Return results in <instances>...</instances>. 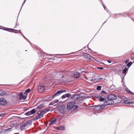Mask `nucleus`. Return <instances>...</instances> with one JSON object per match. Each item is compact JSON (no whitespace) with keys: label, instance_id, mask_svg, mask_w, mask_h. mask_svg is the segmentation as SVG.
<instances>
[{"label":"nucleus","instance_id":"58836bf2","mask_svg":"<svg viewBox=\"0 0 134 134\" xmlns=\"http://www.w3.org/2000/svg\"><path fill=\"white\" fill-rule=\"evenodd\" d=\"M101 93L103 94H106L107 93L105 91H104L102 90L101 91Z\"/></svg>","mask_w":134,"mask_h":134},{"label":"nucleus","instance_id":"2f4dec72","mask_svg":"<svg viewBox=\"0 0 134 134\" xmlns=\"http://www.w3.org/2000/svg\"><path fill=\"white\" fill-rule=\"evenodd\" d=\"M76 95H77V97H78V99L83 97V96L81 94H79Z\"/></svg>","mask_w":134,"mask_h":134},{"label":"nucleus","instance_id":"6e6d98bb","mask_svg":"<svg viewBox=\"0 0 134 134\" xmlns=\"http://www.w3.org/2000/svg\"><path fill=\"white\" fill-rule=\"evenodd\" d=\"M55 96H57L55 94H54L52 96V98H54Z\"/></svg>","mask_w":134,"mask_h":134},{"label":"nucleus","instance_id":"a878e982","mask_svg":"<svg viewBox=\"0 0 134 134\" xmlns=\"http://www.w3.org/2000/svg\"><path fill=\"white\" fill-rule=\"evenodd\" d=\"M133 64V63L131 62H128L126 64V66L127 67L129 68L130 67L132 64Z\"/></svg>","mask_w":134,"mask_h":134},{"label":"nucleus","instance_id":"de8ad7c7","mask_svg":"<svg viewBox=\"0 0 134 134\" xmlns=\"http://www.w3.org/2000/svg\"><path fill=\"white\" fill-rule=\"evenodd\" d=\"M129 59H127L125 61V63L126 64L129 61Z\"/></svg>","mask_w":134,"mask_h":134},{"label":"nucleus","instance_id":"9d476101","mask_svg":"<svg viewBox=\"0 0 134 134\" xmlns=\"http://www.w3.org/2000/svg\"><path fill=\"white\" fill-rule=\"evenodd\" d=\"M37 114L38 116H37V118H36V119H39L41 118H43L44 114L40 110L37 112Z\"/></svg>","mask_w":134,"mask_h":134},{"label":"nucleus","instance_id":"a18cd8bd","mask_svg":"<svg viewBox=\"0 0 134 134\" xmlns=\"http://www.w3.org/2000/svg\"><path fill=\"white\" fill-rule=\"evenodd\" d=\"M26 0H24V3H23V4H22V6H21V9L20 10V11H21V8H22V7L23 6V5L24 4H25V2H26Z\"/></svg>","mask_w":134,"mask_h":134},{"label":"nucleus","instance_id":"6ab92c4d","mask_svg":"<svg viewBox=\"0 0 134 134\" xmlns=\"http://www.w3.org/2000/svg\"><path fill=\"white\" fill-rule=\"evenodd\" d=\"M32 122L30 121H29L25 122L24 124V125L26 126L28 125H30L32 124Z\"/></svg>","mask_w":134,"mask_h":134},{"label":"nucleus","instance_id":"680f3d73","mask_svg":"<svg viewBox=\"0 0 134 134\" xmlns=\"http://www.w3.org/2000/svg\"><path fill=\"white\" fill-rule=\"evenodd\" d=\"M108 62L109 63H111V61L110 60H107Z\"/></svg>","mask_w":134,"mask_h":134},{"label":"nucleus","instance_id":"37998d69","mask_svg":"<svg viewBox=\"0 0 134 134\" xmlns=\"http://www.w3.org/2000/svg\"><path fill=\"white\" fill-rule=\"evenodd\" d=\"M31 90L30 88H28L26 90V92H27V93L29 92Z\"/></svg>","mask_w":134,"mask_h":134},{"label":"nucleus","instance_id":"052dcab7","mask_svg":"<svg viewBox=\"0 0 134 134\" xmlns=\"http://www.w3.org/2000/svg\"><path fill=\"white\" fill-rule=\"evenodd\" d=\"M12 128H9V131H11L12 130Z\"/></svg>","mask_w":134,"mask_h":134},{"label":"nucleus","instance_id":"1a4fd4ad","mask_svg":"<svg viewBox=\"0 0 134 134\" xmlns=\"http://www.w3.org/2000/svg\"><path fill=\"white\" fill-rule=\"evenodd\" d=\"M75 103L73 102H71L69 103L67 105V108L68 109H72L73 106L75 105Z\"/></svg>","mask_w":134,"mask_h":134},{"label":"nucleus","instance_id":"3c124183","mask_svg":"<svg viewBox=\"0 0 134 134\" xmlns=\"http://www.w3.org/2000/svg\"><path fill=\"white\" fill-rule=\"evenodd\" d=\"M4 115V114L3 113H2V114H0V117H2Z\"/></svg>","mask_w":134,"mask_h":134},{"label":"nucleus","instance_id":"b1692460","mask_svg":"<svg viewBox=\"0 0 134 134\" xmlns=\"http://www.w3.org/2000/svg\"><path fill=\"white\" fill-rule=\"evenodd\" d=\"M115 15H119V16H120L121 15H124L125 16H126V14H124L123 13H117V14H115Z\"/></svg>","mask_w":134,"mask_h":134},{"label":"nucleus","instance_id":"412c9836","mask_svg":"<svg viewBox=\"0 0 134 134\" xmlns=\"http://www.w3.org/2000/svg\"><path fill=\"white\" fill-rule=\"evenodd\" d=\"M77 98L78 97H77V95H76L72 96L71 97V99L72 100H76L78 99Z\"/></svg>","mask_w":134,"mask_h":134},{"label":"nucleus","instance_id":"cd10ccee","mask_svg":"<svg viewBox=\"0 0 134 134\" xmlns=\"http://www.w3.org/2000/svg\"><path fill=\"white\" fill-rule=\"evenodd\" d=\"M57 120V119L56 118H53L52 120L51 121H50L51 122V123L52 124L54 123Z\"/></svg>","mask_w":134,"mask_h":134},{"label":"nucleus","instance_id":"4468645a","mask_svg":"<svg viewBox=\"0 0 134 134\" xmlns=\"http://www.w3.org/2000/svg\"><path fill=\"white\" fill-rule=\"evenodd\" d=\"M66 91V90H61L57 91V92L55 93V94L57 96H58L61 93H63V92H65Z\"/></svg>","mask_w":134,"mask_h":134},{"label":"nucleus","instance_id":"f8f14e48","mask_svg":"<svg viewBox=\"0 0 134 134\" xmlns=\"http://www.w3.org/2000/svg\"><path fill=\"white\" fill-rule=\"evenodd\" d=\"M38 89L40 92H42L45 90V88L44 86L42 85H40L38 86Z\"/></svg>","mask_w":134,"mask_h":134},{"label":"nucleus","instance_id":"e2e57ef3","mask_svg":"<svg viewBox=\"0 0 134 134\" xmlns=\"http://www.w3.org/2000/svg\"><path fill=\"white\" fill-rule=\"evenodd\" d=\"M37 118V116L35 117L34 119V120H37V119H36V118Z\"/></svg>","mask_w":134,"mask_h":134},{"label":"nucleus","instance_id":"338daca9","mask_svg":"<svg viewBox=\"0 0 134 134\" xmlns=\"http://www.w3.org/2000/svg\"><path fill=\"white\" fill-rule=\"evenodd\" d=\"M56 105H57V104H55V105H54V107H55V106H56Z\"/></svg>","mask_w":134,"mask_h":134},{"label":"nucleus","instance_id":"09e8293b","mask_svg":"<svg viewBox=\"0 0 134 134\" xmlns=\"http://www.w3.org/2000/svg\"><path fill=\"white\" fill-rule=\"evenodd\" d=\"M97 68L100 70H103V68L102 67H98Z\"/></svg>","mask_w":134,"mask_h":134},{"label":"nucleus","instance_id":"4c0bfd02","mask_svg":"<svg viewBox=\"0 0 134 134\" xmlns=\"http://www.w3.org/2000/svg\"><path fill=\"white\" fill-rule=\"evenodd\" d=\"M2 30H6L7 31H8V28L3 27V29H2Z\"/></svg>","mask_w":134,"mask_h":134},{"label":"nucleus","instance_id":"4d7b16f0","mask_svg":"<svg viewBox=\"0 0 134 134\" xmlns=\"http://www.w3.org/2000/svg\"><path fill=\"white\" fill-rule=\"evenodd\" d=\"M80 72H81L80 74H82V73L83 72H85V73H86V71H81Z\"/></svg>","mask_w":134,"mask_h":134},{"label":"nucleus","instance_id":"bf43d9fd","mask_svg":"<svg viewBox=\"0 0 134 134\" xmlns=\"http://www.w3.org/2000/svg\"><path fill=\"white\" fill-rule=\"evenodd\" d=\"M27 93L26 92V91H25V92L24 93V94H26V96L27 97Z\"/></svg>","mask_w":134,"mask_h":134},{"label":"nucleus","instance_id":"20e7f679","mask_svg":"<svg viewBox=\"0 0 134 134\" xmlns=\"http://www.w3.org/2000/svg\"><path fill=\"white\" fill-rule=\"evenodd\" d=\"M59 110L60 113L63 114L66 111V108L64 105H60L59 108Z\"/></svg>","mask_w":134,"mask_h":134},{"label":"nucleus","instance_id":"49530a36","mask_svg":"<svg viewBox=\"0 0 134 134\" xmlns=\"http://www.w3.org/2000/svg\"><path fill=\"white\" fill-rule=\"evenodd\" d=\"M20 33L21 34V35L23 36V37L26 39V40H27V39L26 38L25 36H24L21 33V32H20Z\"/></svg>","mask_w":134,"mask_h":134},{"label":"nucleus","instance_id":"dca6fc26","mask_svg":"<svg viewBox=\"0 0 134 134\" xmlns=\"http://www.w3.org/2000/svg\"><path fill=\"white\" fill-rule=\"evenodd\" d=\"M64 126H61L59 127H55V129L56 130L59 131L63 130L64 129Z\"/></svg>","mask_w":134,"mask_h":134},{"label":"nucleus","instance_id":"6e6552de","mask_svg":"<svg viewBox=\"0 0 134 134\" xmlns=\"http://www.w3.org/2000/svg\"><path fill=\"white\" fill-rule=\"evenodd\" d=\"M107 98H108L112 101H113V100L116 99L117 97L115 94H110L107 96Z\"/></svg>","mask_w":134,"mask_h":134},{"label":"nucleus","instance_id":"7ed1b4c3","mask_svg":"<svg viewBox=\"0 0 134 134\" xmlns=\"http://www.w3.org/2000/svg\"><path fill=\"white\" fill-rule=\"evenodd\" d=\"M107 100H105L104 102V105H105V107L107 105H112L114 104V102L113 101H112L108 98H107Z\"/></svg>","mask_w":134,"mask_h":134},{"label":"nucleus","instance_id":"c756f323","mask_svg":"<svg viewBox=\"0 0 134 134\" xmlns=\"http://www.w3.org/2000/svg\"><path fill=\"white\" fill-rule=\"evenodd\" d=\"M26 126L24 125V124H23L22 126H21L20 127V129L23 130H24L25 129V127Z\"/></svg>","mask_w":134,"mask_h":134},{"label":"nucleus","instance_id":"423d86ee","mask_svg":"<svg viewBox=\"0 0 134 134\" xmlns=\"http://www.w3.org/2000/svg\"><path fill=\"white\" fill-rule=\"evenodd\" d=\"M36 112V110L35 109H33L31 111H28L24 114L25 115L28 116L34 114Z\"/></svg>","mask_w":134,"mask_h":134},{"label":"nucleus","instance_id":"393cba45","mask_svg":"<svg viewBox=\"0 0 134 134\" xmlns=\"http://www.w3.org/2000/svg\"><path fill=\"white\" fill-rule=\"evenodd\" d=\"M18 30H17L14 29L9 28V32H15L14 31H18Z\"/></svg>","mask_w":134,"mask_h":134},{"label":"nucleus","instance_id":"7c9ffc66","mask_svg":"<svg viewBox=\"0 0 134 134\" xmlns=\"http://www.w3.org/2000/svg\"><path fill=\"white\" fill-rule=\"evenodd\" d=\"M105 100V98H104L102 97H101L100 98L99 101L100 102H103Z\"/></svg>","mask_w":134,"mask_h":134},{"label":"nucleus","instance_id":"69168bd1","mask_svg":"<svg viewBox=\"0 0 134 134\" xmlns=\"http://www.w3.org/2000/svg\"><path fill=\"white\" fill-rule=\"evenodd\" d=\"M27 40L28 42L30 43V44H31V43H30V42L29 41V40H28L27 39V40Z\"/></svg>","mask_w":134,"mask_h":134},{"label":"nucleus","instance_id":"aec40b11","mask_svg":"<svg viewBox=\"0 0 134 134\" xmlns=\"http://www.w3.org/2000/svg\"><path fill=\"white\" fill-rule=\"evenodd\" d=\"M125 90L126 91H127V92L130 94H131L133 95L134 94V93L131 92V91H130V90H129V89L127 88H125Z\"/></svg>","mask_w":134,"mask_h":134},{"label":"nucleus","instance_id":"79ce46f5","mask_svg":"<svg viewBox=\"0 0 134 134\" xmlns=\"http://www.w3.org/2000/svg\"><path fill=\"white\" fill-rule=\"evenodd\" d=\"M12 114H9V120H10L11 119H12V118H11V117H12Z\"/></svg>","mask_w":134,"mask_h":134},{"label":"nucleus","instance_id":"ddd939ff","mask_svg":"<svg viewBox=\"0 0 134 134\" xmlns=\"http://www.w3.org/2000/svg\"><path fill=\"white\" fill-rule=\"evenodd\" d=\"M19 99L20 100H21L22 99H25L26 98V96H24L23 94V93H21L19 94Z\"/></svg>","mask_w":134,"mask_h":134},{"label":"nucleus","instance_id":"f03ea898","mask_svg":"<svg viewBox=\"0 0 134 134\" xmlns=\"http://www.w3.org/2000/svg\"><path fill=\"white\" fill-rule=\"evenodd\" d=\"M82 56L85 59H89L93 60L94 62L97 61V60L93 57L88 53H84L82 55Z\"/></svg>","mask_w":134,"mask_h":134},{"label":"nucleus","instance_id":"5fc2aeb1","mask_svg":"<svg viewBox=\"0 0 134 134\" xmlns=\"http://www.w3.org/2000/svg\"><path fill=\"white\" fill-rule=\"evenodd\" d=\"M44 55L43 54H41V56L42 58H44Z\"/></svg>","mask_w":134,"mask_h":134},{"label":"nucleus","instance_id":"473e14b6","mask_svg":"<svg viewBox=\"0 0 134 134\" xmlns=\"http://www.w3.org/2000/svg\"><path fill=\"white\" fill-rule=\"evenodd\" d=\"M102 86H97L96 89L98 91H100L101 90Z\"/></svg>","mask_w":134,"mask_h":134},{"label":"nucleus","instance_id":"9b49d317","mask_svg":"<svg viewBox=\"0 0 134 134\" xmlns=\"http://www.w3.org/2000/svg\"><path fill=\"white\" fill-rule=\"evenodd\" d=\"M7 103V102L4 99L1 98L0 99V104L2 105H5Z\"/></svg>","mask_w":134,"mask_h":134},{"label":"nucleus","instance_id":"0e129e2a","mask_svg":"<svg viewBox=\"0 0 134 134\" xmlns=\"http://www.w3.org/2000/svg\"><path fill=\"white\" fill-rule=\"evenodd\" d=\"M52 124L51 123V122L50 121L49 123V125H52Z\"/></svg>","mask_w":134,"mask_h":134},{"label":"nucleus","instance_id":"e433bc0d","mask_svg":"<svg viewBox=\"0 0 134 134\" xmlns=\"http://www.w3.org/2000/svg\"><path fill=\"white\" fill-rule=\"evenodd\" d=\"M41 111L43 113H44V114L47 112L45 109L41 110Z\"/></svg>","mask_w":134,"mask_h":134},{"label":"nucleus","instance_id":"c03bdc74","mask_svg":"<svg viewBox=\"0 0 134 134\" xmlns=\"http://www.w3.org/2000/svg\"><path fill=\"white\" fill-rule=\"evenodd\" d=\"M54 103H57L59 102V100L58 99H56L53 101Z\"/></svg>","mask_w":134,"mask_h":134},{"label":"nucleus","instance_id":"39448f33","mask_svg":"<svg viewBox=\"0 0 134 134\" xmlns=\"http://www.w3.org/2000/svg\"><path fill=\"white\" fill-rule=\"evenodd\" d=\"M94 109L97 111H99L102 110L105 107V105H94Z\"/></svg>","mask_w":134,"mask_h":134},{"label":"nucleus","instance_id":"f257e3e1","mask_svg":"<svg viewBox=\"0 0 134 134\" xmlns=\"http://www.w3.org/2000/svg\"><path fill=\"white\" fill-rule=\"evenodd\" d=\"M65 72L63 71H61L58 72L56 74L55 76L57 77L58 80H60L64 81V80L62 78L64 77V76L63 75Z\"/></svg>","mask_w":134,"mask_h":134},{"label":"nucleus","instance_id":"bb28decb","mask_svg":"<svg viewBox=\"0 0 134 134\" xmlns=\"http://www.w3.org/2000/svg\"><path fill=\"white\" fill-rule=\"evenodd\" d=\"M5 94V93L4 91L0 90V96H3Z\"/></svg>","mask_w":134,"mask_h":134},{"label":"nucleus","instance_id":"72a5a7b5","mask_svg":"<svg viewBox=\"0 0 134 134\" xmlns=\"http://www.w3.org/2000/svg\"><path fill=\"white\" fill-rule=\"evenodd\" d=\"M103 79V78H102L101 77L97 78L95 79H94V80H97V81H99L100 80H102Z\"/></svg>","mask_w":134,"mask_h":134},{"label":"nucleus","instance_id":"774afa93","mask_svg":"<svg viewBox=\"0 0 134 134\" xmlns=\"http://www.w3.org/2000/svg\"><path fill=\"white\" fill-rule=\"evenodd\" d=\"M27 110H28L27 109H25V111H26Z\"/></svg>","mask_w":134,"mask_h":134},{"label":"nucleus","instance_id":"a19ab883","mask_svg":"<svg viewBox=\"0 0 134 134\" xmlns=\"http://www.w3.org/2000/svg\"><path fill=\"white\" fill-rule=\"evenodd\" d=\"M54 102H53V101L49 103V105L50 106V105H54Z\"/></svg>","mask_w":134,"mask_h":134},{"label":"nucleus","instance_id":"a211bd4d","mask_svg":"<svg viewBox=\"0 0 134 134\" xmlns=\"http://www.w3.org/2000/svg\"><path fill=\"white\" fill-rule=\"evenodd\" d=\"M44 103L42 102L41 104L38 105L36 107V109H38L41 108H42L44 106Z\"/></svg>","mask_w":134,"mask_h":134},{"label":"nucleus","instance_id":"f704fd0d","mask_svg":"<svg viewBox=\"0 0 134 134\" xmlns=\"http://www.w3.org/2000/svg\"><path fill=\"white\" fill-rule=\"evenodd\" d=\"M80 74V72H76L74 73V75H79Z\"/></svg>","mask_w":134,"mask_h":134},{"label":"nucleus","instance_id":"4be33fe9","mask_svg":"<svg viewBox=\"0 0 134 134\" xmlns=\"http://www.w3.org/2000/svg\"><path fill=\"white\" fill-rule=\"evenodd\" d=\"M128 68L126 67H125L124 69L122 71L123 74H125L127 71L128 70Z\"/></svg>","mask_w":134,"mask_h":134},{"label":"nucleus","instance_id":"5701e85b","mask_svg":"<svg viewBox=\"0 0 134 134\" xmlns=\"http://www.w3.org/2000/svg\"><path fill=\"white\" fill-rule=\"evenodd\" d=\"M102 5L103 6V7H104V10H106V11H107V12H108V13H109V14H110V12L108 10V9H107V8L106 7H105V5H104V4H102Z\"/></svg>","mask_w":134,"mask_h":134},{"label":"nucleus","instance_id":"13d9d810","mask_svg":"<svg viewBox=\"0 0 134 134\" xmlns=\"http://www.w3.org/2000/svg\"><path fill=\"white\" fill-rule=\"evenodd\" d=\"M80 77L79 75V76H75V77L76 78H78Z\"/></svg>","mask_w":134,"mask_h":134},{"label":"nucleus","instance_id":"864d4df0","mask_svg":"<svg viewBox=\"0 0 134 134\" xmlns=\"http://www.w3.org/2000/svg\"><path fill=\"white\" fill-rule=\"evenodd\" d=\"M68 54H57L56 55H67Z\"/></svg>","mask_w":134,"mask_h":134},{"label":"nucleus","instance_id":"ea45409f","mask_svg":"<svg viewBox=\"0 0 134 134\" xmlns=\"http://www.w3.org/2000/svg\"><path fill=\"white\" fill-rule=\"evenodd\" d=\"M14 124L13 123H11V125H10V126L11 127L13 128V127L14 126Z\"/></svg>","mask_w":134,"mask_h":134},{"label":"nucleus","instance_id":"2eb2a0df","mask_svg":"<svg viewBox=\"0 0 134 134\" xmlns=\"http://www.w3.org/2000/svg\"><path fill=\"white\" fill-rule=\"evenodd\" d=\"M71 94H70V93H67L63 95L62 96L61 98H62L63 99L66 98L70 96H71Z\"/></svg>","mask_w":134,"mask_h":134},{"label":"nucleus","instance_id":"c9c22d12","mask_svg":"<svg viewBox=\"0 0 134 134\" xmlns=\"http://www.w3.org/2000/svg\"><path fill=\"white\" fill-rule=\"evenodd\" d=\"M78 106L77 105H74L73 108V110H75L76 109L78 108Z\"/></svg>","mask_w":134,"mask_h":134},{"label":"nucleus","instance_id":"8fccbe9b","mask_svg":"<svg viewBox=\"0 0 134 134\" xmlns=\"http://www.w3.org/2000/svg\"><path fill=\"white\" fill-rule=\"evenodd\" d=\"M101 97L100 96H96V97L99 100L100 99V98Z\"/></svg>","mask_w":134,"mask_h":134},{"label":"nucleus","instance_id":"0eeeda50","mask_svg":"<svg viewBox=\"0 0 134 134\" xmlns=\"http://www.w3.org/2000/svg\"><path fill=\"white\" fill-rule=\"evenodd\" d=\"M16 96L15 93L12 94L10 93V94H9V99H10V101L13 102L14 99L15 98Z\"/></svg>","mask_w":134,"mask_h":134},{"label":"nucleus","instance_id":"f3484780","mask_svg":"<svg viewBox=\"0 0 134 134\" xmlns=\"http://www.w3.org/2000/svg\"><path fill=\"white\" fill-rule=\"evenodd\" d=\"M124 103L125 104H133V102L127 99L124 100Z\"/></svg>","mask_w":134,"mask_h":134},{"label":"nucleus","instance_id":"603ef678","mask_svg":"<svg viewBox=\"0 0 134 134\" xmlns=\"http://www.w3.org/2000/svg\"><path fill=\"white\" fill-rule=\"evenodd\" d=\"M45 109L46 110V112L49 111L50 110V109H49L48 108Z\"/></svg>","mask_w":134,"mask_h":134},{"label":"nucleus","instance_id":"c85d7f7f","mask_svg":"<svg viewBox=\"0 0 134 134\" xmlns=\"http://www.w3.org/2000/svg\"><path fill=\"white\" fill-rule=\"evenodd\" d=\"M47 58V59H48L47 60L49 61V62H52L53 60L55 59H53L52 58H46V57L45 58Z\"/></svg>","mask_w":134,"mask_h":134}]
</instances>
